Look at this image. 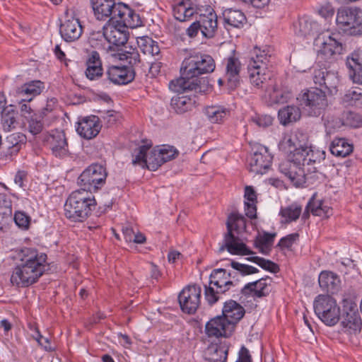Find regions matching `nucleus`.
<instances>
[{"label": "nucleus", "instance_id": "obj_1", "mask_svg": "<svg viewBox=\"0 0 362 362\" xmlns=\"http://www.w3.org/2000/svg\"><path fill=\"white\" fill-rule=\"evenodd\" d=\"M296 135H286L280 142V148L288 153V159L279 164V171L296 187L313 185L321 175L317 164L325 158L323 151L302 146L297 142Z\"/></svg>", "mask_w": 362, "mask_h": 362}, {"label": "nucleus", "instance_id": "obj_2", "mask_svg": "<svg viewBox=\"0 0 362 362\" xmlns=\"http://www.w3.org/2000/svg\"><path fill=\"white\" fill-rule=\"evenodd\" d=\"M215 61L211 56L196 50H190L180 69L181 76L169 83V88L178 93L194 92L205 94L210 89L209 81L199 76L211 73L215 69Z\"/></svg>", "mask_w": 362, "mask_h": 362}, {"label": "nucleus", "instance_id": "obj_3", "mask_svg": "<svg viewBox=\"0 0 362 362\" xmlns=\"http://www.w3.org/2000/svg\"><path fill=\"white\" fill-rule=\"evenodd\" d=\"M18 262L13 269L11 283L19 288H27L37 283L49 269L47 256L37 250L23 247L18 253Z\"/></svg>", "mask_w": 362, "mask_h": 362}, {"label": "nucleus", "instance_id": "obj_4", "mask_svg": "<svg viewBox=\"0 0 362 362\" xmlns=\"http://www.w3.org/2000/svg\"><path fill=\"white\" fill-rule=\"evenodd\" d=\"M94 16L97 20L107 21H114L118 18H124V23L130 26L137 25L136 12L128 5L115 0H90Z\"/></svg>", "mask_w": 362, "mask_h": 362}, {"label": "nucleus", "instance_id": "obj_5", "mask_svg": "<svg viewBox=\"0 0 362 362\" xmlns=\"http://www.w3.org/2000/svg\"><path fill=\"white\" fill-rule=\"evenodd\" d=\"M96 201L94 196L81 189L72 192L64 206V216L71 222H83L95 209Z\"/></svg>", "mask_w": 362, "mask_h": 362}, {"label": "nucleus", "instance_id": "obj_6", "mask_svg": "<svg viewBox=\"0 0 362 362\" xmlns=\"http://www.w3.org/2000/svg\"><path fill=\"white\" fill-rule=\"evenodd\" d=\"M227 233L224 235L223 243L220 245L219 253L227 250L229 253L235 255H249L254 253L247 246L240 242L239 238L233 234V230L238 233L245 230L246 219L237 213L230 214L226 222Z\"/></svg>", "mask_w": 362, "mask_h": 362}, {"label": "nucleus", "instance_id": "obj_7", "mask_svg": "<svg viewBox=\"0 0 362 362\" xmlns=\"http://www.w3.org/2000/svg\"><path fill=\"white\" fill-rule=\"evenodd\" d=\"M270 57L265 50L255 47L248 62L250 82L257 88H264L267 81L271 79L272 73L268 67Z\"/></svg>", "mask_w": 362, "mask_h": 362}, {"label": "nucleus", "instance_id": "obj_8", "mask_svg": "<svg viewBox=\"0 0 362 362\" xmlns=\"http://www.w3.org/2000/svg\"><path fill=\"white\" fill-rule=\"evenodd\" d=\"M235 278L233 273L228 272L225 269H215L209 276L208 285H204V296L209 305H214L221 295L225 294L233 286L230 278Z\"/></svg>", "mask_w": 362, "mask_h": 362}, {"label": "nucleus", "instance_id": "obj_9", "mask_svg": "<svg viewBox=\"0 0 362 362\" xmlns=\"http://www.w3.org/2000/svg\"><path fill=\"white\" fill-rule=\"evenodd\" d=\"M173 12L175 18L180 22L188 21L194 15L197 16V20L207 18L211 14L216 15L211 6L203 5L200 0H178L173 6Z\"/></svg>", "mask_w": 362, "mask_h": 362}, {"label": "nucleus", "instance_id": "obj_10", "mask_svg": "<svg viewBox=\"0 0 362 362\" xmlns=\"http://www.w3.org/2000/svg\"><path fill=\"white\" fill-rule=\"evenodd\" d=\"M137 25L130 26L124 23V18H118L114 21H107L105 23V40L109 43L107 50L112 51L118 49L119 47L124 46L129 38L128 28H136L142 25L141 20L138 13H136Z\"/></svg>", "mask_w": 362, "mask_h": 362}, {"label": "nucleus", "instance_id": "obj_11", "mask_svg": "<svg viewBox=\"0 0 362 362\" xmlns=\"http://www.w3.org/2000/svg\"><path fill=\"white\" fill-rule=\"evenodd\" d=\"M317 57L321 59L332 62L343 54L344 45L339 34L320 35L314 40Z\"/></svg>", "mask_w": 362, "mask_h": 362}, {"label": "nucleus", "instance_id": "obj_12", "mask_svg": "<svg viewBox=\"0 0 362 362\" xmlns=\"http://www.w3.org/2000/svg\"><path fill=\"white\" fill-rule=\"evenodd\" d=\"M314 311L326 325L334 326L340 319V308L329 295H318L313 303Z\"/></svg>", "mask_w": 362, "mask_h": 362}, {"label": "nucleus", "instance_id": "obj_13", "mask_svg": "<svg viewBox=\"0 0 362 362\" xmlns=\"http://www.w3.org/2000/svg\"><path fill=\"white\" fill-rule=\"evenodd\" d=\"M107 176L106 168L103 165L93 163L82 172L78 178V184L81 189L92 194L105 185Z\"/></svg>", "mask_w": 362, "mask_h": 362}, {"label": "nucleus", "instance_id": "obj_14", "mask_svg": "<svg viewBox=\"0 0 362 362\" xmlns=\"http://www.w3.org/2000/svg\"><path fill=\"white\" fill-rule=\"evenodd\" d=\"M336 22L339 29L347 35H362V10L358 8L339 9Z\"/></svg>", "mask_w": 362, "mask_h": 362}, {"label": "nucleus", "instance_id": "obj_15", "mask_svg": "<svg viewBox=\"0 0 362 362\" xmlns=\"http://www.w3.org/2000/svg\"><path fill=\"white\" fill-rule=\"evenodd\" d=\"M298 99L304 111L311 117H318L327 106V96L320 88L307 90Z\"/></svg>", "mask_w": 362, "mask_h": 362}, {"label": "nucleus", "instance_id": "obj_16", "mask_svg": "<svg viewBox=\"0 0 362 362\" xmlns=\"http://www.w3.org/2000/svg\"><path fill=\"white\" fill-rule=\"evenodd\" d=\"M253 153L248 158V169L255 174H265L270 168L273 156L267 147L257 145L252 148Z\"/></svg>", "mask_w": 362, "mask_h": 362}, {"label": "nucleus", "instance_id": "obj_17", "mask_svg": "<svg viewBox=\"0 0 362 362\" xmlns=\"http://www.w3.org/2000/svg\"><path fill=\"white\" fill-rule=\"evenodd\" d=\"M202 289L197 285L188 286L178 296L181 310L187 314H193L200 305Z\"/></svg>", "mask_w": 362, "mask_h": 362}, {"label": "nucleus", "instance_id": "obj_18", "mask_svg": "<svg viewBox=\"0 0 362 362\" xmlns=\"http://www.w3.org/2000/svg\"><path fill=\"white\" fill-rule=\"evenodd\" d=\"M342 307L341 325L353 331H360L362 323L356 303L351 300L344 299Z\"/></svg>", "mask_w": 362, "mask_h": 362}, {"label": "nucleus", "instance_id": "obj_19", "mask_svg": "<svg viewBox=\"0 0 362 362\" xmlns=\"http://www.w3.org/2000/svg\"><path fill=\"white\" fill-rule=\"evenodd\" d=\"M234 332L233 325L227 319L217 316L209 320L205 326V332L209 337H229Z\"/></svg>", "mask_w": 362, "mask_h": 362}, {"label": "nucleus", "instance_id": "obj_20", "mask_svg": "<svg viewBox=\"0 0 362 362\" xmlns=\"http://www.w3.org/2000/svg\"><path fill=\"white\" fill-rule=\"evenodd\" d=\"M110 82L116 85H126L134 81L135 71L127 66H109L105 72Z\"/></svg>", "mask_w": 362, "mask_h": 362}, {"label": "nucleus", "instance_id": "obj_21", "mask_svg": "<svg viewBox=\"0 0 362 362\" xmlns=\"http://www.w3.org/2000/svg\"><path fill=\"white\" fill-rule=\"evenodd\" d=\"M77 124V133L86 139L95 137L101 129L100 117L95 115L85 117Z\"/></svg>", "mask_w": 362, "mask_h": 362}, {"label": "nucleus", "instance_id": "obj_22", "mask_svg": "<svg viewBox=\"0 0 362 362\" xmlns=\"http://www.w3.org/2000/svg\"><path fill=\"white\" fill-rule=\"evenodd\" d=\"M62 23L59 28V33L62 38L67 42H73L78 40L83 33V28L77 18L71 17Z\"/></svg>", "mask_w": 362, "mask_h": 362}, {"label": "nucleus", "instance_id": "obj_23", "mask_svg": "<svg viewBox=\"0 0 362 362\" xmlns=\"http://www.w3.org/2000/svg\"><path fill=\"white\" fill-rule=\"evenodd\" d=\"M230 343L226 339H217L211 342L205 351L209 362H226Z\"/></svg>", "mask_w": 362, "mask_h": 362}, {"label": "nucleus", "instance_id": "obj_24", "mask_svg": "<svg viewBox=\"0 0 362 362\" xmlns=\"http://www.w3.org/2000/svg\"><path fill=\"white\" fill-rule=\"evenodd\" d=\"M346 65L353 83L362 85V50H354L347 56Z\"/></svg>", "mask_w": 362, "mask_h": 362}, {"label": "nucleus", "instance_id": "obj_25", "mask_svg": "<svg viewBox=\"0 0 362 362\" xmlns=\"http://www.w3.org/2000/svg\"><path fill=\"white\" fill-rule=\"evenodd\" d=\"M226 71L224 78L231 88L237 87L240 81L241 63L238 57L230 56L225 59Z\"/></svg>", "mask_w": 362, "mask_h": 362}, {"label": "nucleus", "instance_id": "obj_26", "mask_svg": "<svg viewBox=\"0 0 362 362\" xmlns=\"http://www.w3.org/2000/svg\"><path fill=\"white\" fill-rule=\"evenodd\" d=\"M48 145L55 157L62 158L69 153L68 142L64 131H53L48 139Z\"/></svg>", "mask_w": 362, "mask_h": 362}, {"label": "nucleus", "instance_id": "obj_27", "mask_svg": "<svg viewBox=\"0 0 362 362\" xmlns=\"http://www.w3.org/2000/svg\"><path fill=\"white\" fill-rule=\"evenodd\" d=\"M26 136L21 133L16 132L6 136L4 142L1 141L2 154L6 158H11L17 154L23 145L25 144Z\"/></svg>", "mask_w": 362, "mask_h": 362}, {"label": "nucleus", "instance_id": "obj_28", "mask_svg": "<svg viewBox=\"0 0 362 362\" xmlns=\"http://www.w3.org/2000/svg\"><path fill=\"white\" fill-rule=\"evenodd\" d=\"M270 279V278L267 276L255 281L250 282L245 284L241 289V293L247 297H252L254 299L265 297L269 293L267 281Z\"/></svg>", "mask_w": 362, "mask_h": 362}, {"label": "nucleus", "instance_id": "obj_29", "mask_svg": "<svg viewBox=\"0 0 362 362\" xmlns=\"http://www.w3.org/2000/svg\"><path fill=\"white\" fill-rule=\"evenodd\" d=\"M313 81L315 85L325 88L332 93L339 84V78L336 72L322 69H315L313 72Z\"/></svg>", "mask_w": 362, "mask_h": 362}, {"label": "nucleus", "instance_id": "obj_30", "mask_svg": "<svg viewBox=\"0 0 362 362\" xmlns=\"http://www.w3.org/2000/svg\"><path fill=\"white\" fill-rule=\"evenodd\" d=\"M193 95H177L171 98L170 107L174 112L182 115L192 110L195 106V98L198 93L192 92Z\"/></svg>", "mask_w": 362, "mask_h": 362}, {"label": "nucleus", "instance_id": "obj_31", "mask_svg": "<svg viewBox=\"0 0 362 362\" xmlns=\"http://www.w3.org/2000/svg\"><path fill=\"white\" fill-rule=\"evenodd\" d=\"M86 76L90 81L98 80L103 74L100 56L97 51H91L86 60Z\"/></svg>", "mask_w": 362, "mask_h": 362}, {"label": "nucleus", "instance_id": "obj_32", "mask_svg": "<svg viewBox=\"0 0 362 362\" xmlns=\"http://www.w3.org/2000/svg\"><path fill=\"white\" fill-rule=\"evenodd\" d=\"M245 313V310L240 303L235 300H229L225 302L221 317L227 319L235 330V325L243 317Z\"/></svg>", "mask_w": 362, "mask_h": 362}, {"label": "nucleus", "instance_id": "obj_33", "mask_svg": "<svg viewBox=\"0 0 362 362\" xmlns=\"http://www.w3.org/2000/svg\"><path fill=\"white\" fill-rule=\"evenodd\" d=\"M318 282L321 289L330 294L337 293L341 286L339 276L329 271H322L319 275Z\"/></svg>", "mask_w": 362, "mask_h": 362}, {"label": "nucleus", "instance_id": "obj_34", "mask_svg": "<svg viewBox=\"0 0 362 362\" xmlns=\"http://www.w3.org/2000/svg\"><path fill=\"white\" fill-rule=\"evenodd\" d=\"M223 18L224 26L226 29L230 28H242L247 21L245 15L239 9L227 8L224 10Z\"/></svg>", "mask_w": 362, "mask_h": 362}, {"label": "nucleus", "instance_id": "obj_35", "mask_svg": "<svg viewBox=\"0 0 362 362\" xmlns=\"http://www.w3.org/2000/svg\"><path fill=\"white\" fill-rule=\"evenodd\" d=\"M340 104L345 107L362 108V88H351L345 90L340 98Z\"/></svg>", "mask_w": 362, "mask_h": 362}, {"label": "nucleus", "instance_id": "obj_36", "mask_svg": "<svg viewBox=\"0 0 362 362\" xmlns=\"http://www.w3.org/2000/svg\"><path fill=\"white\" fill-rule=\"evenodd\" d=\"M353 145L344 138H334L329 145L332 154L337 157L345 158L353 151Z\"/></svg>", "mask_w": 362, "mask_h": 362}, {"label": "nucleus", "instance_id": "obj_37", "mask_svg": "<svg viewBox=\"0 0 362 362\" xmlns=\"http://www.w3.org/2000/svg\"><path fill=\"white\" fill-rule=\"evenodd\" d=\"M230 110L223 105H211L205 109V114L211 123H222L230 116Z\"/></svg>", "mask_w": 362, "mask_h": 362}, {"label": "nucleus", "instance_id": "obj_38", "mask_svg": "<svg viewBox=\"0 0 362 362\" xmlns=\"http://www.w3.org/2000/svg\"><path fill=\"white\" fill-rule=\"evenodd\" d=\"M301 117L299 107L295 105H287L279 110L278 117L280 123L286 126L298 120Z\"/></svg>", "mask_w": 362, "mask_h": 362}, {"label": "nucleus", "instance_id": "obj_39", "mask_svg": "<svg viewBox=\"0 0 362 362\" xmlns=\"http://www.w3.org/2000/svg\"><path fill=\"white\" fill-rule=\"evenodd\" d=\"M118 59L121 61H126L129 65V67L133 68L140 63V55L136 48L132 47H124L123 49H117Z\"/></svg>", "mask_w": 362, "mask_h": 362}, {"label": "nucleus", "instance_id": "obj_40", "mask_svg": "<svg viewBox=\"0 0 362 362\" xmlns=\"http://www.w3.org/2000/svg\"><path fill=\"white\" fill-rule=\"evenodd\" d=\"M202 28V35L203 37L209 39L212 38L218 28L217 15H209V17L205 19L198 20Z\"/></svg>", "mask_w": 362, "mask_h": 362}, {"label": "nucleus", "instance_id": "obj_41", "mask_svg": "<svg viewBox=\"0 0 362 362\" xmlns=\"http://www.w3.org/2000/svg\"><path fill=\"white\" fill-rule=\"evenodd\" d=\"M340 121L343 126L350 128L358 129L362 127V116L354 111H344L340 116Z\"/></svg>", "mask_w": 362, "mask_h": 362}, {"label": "nucleus", "instance_id": "obj_42", "mask_svg": "<svg viewBox=\"0 0 362 362\" xmlns=\"http://www.w3.org/2000/svg\"><path fill=\"white\" fill-rule=\"evenodd\" d=\"M302 208L297 204H292L286 207H282L279 215L285 218L286 223L296 221L300 216Z\"/></svg>", "mask_w": 362, "mask_h": 362}, {"label": "nucleus", "instance_id": "obj_43", "mask_svg": "<svg viewBox=\"0 0 362 362\" xmlns=\"http://www.w3.org/2000/svg\"><path fill=\"white\" fill-rule=\"evenodd\" d=\"M138 45L144 54L156 56L160 53L158 43L148 37L141 38L138 41Z\"/></svg>", "mask_w": 362, "mask_h": 362}, {"label": "nucleus", "instance_id": "obj_44", "mask_svg": "<svg viewBox=\"0 0 362 362\" xmlns=\"http://www.w3.org/2000/svg\"><path fill=\"white\" fill-rule=\"evenodd\" d=\"M16 123V119L15 111L11 107L10 108H6L1 112V124L4 130L6 132L11 131L14 128V124Z\"/></svg>", "mask_w": 362, "mask_h": 362}, {"label": "nucleus", "instance_id": "obj_45", "mask_svg": "<svg viewBox=\"0 0 362 362\" xmlns=\"http://www.w3.org/2000/svg\"><path fill=\"white\" fill-rule=\"evenodd\" d=\"M163 154L159 149H153L151 151L150 154L147 157V164L146 167L148 170L155 171L160 166H161L163 163V157H161Z\"/></svg>", "mask_w": 362, "mask_h": 362}, {"label": "nucleus", "instance_id": "obj_46", "mask_svg": "<svg viewBox=\"0 0 362 362\" xmlns=\"http://www.w3.org/2000/svg\"><path fill=\"white\" fill-rule=\"evenodd\" d=\"M29 99H27V103L30 102L35 97L39 95L45 89L44 82L40 80H33L26 83Z\"/></svg>", "mask_w": 362, "mask_h": 362}, {"label": "nucleus", "instance_id": "obj_47", "mask_svg": "<svg viewBox=\"0 0 362 362\" xmlns=\"http://www.w3.org/2000/svg\"><path fill=\"white\" fill-rule=\"evenodd\" d=\"M151 146L142 145L138 148V151L135 155H133L132 163L134 165H139L146 166L147 164V151L149 150Z\"/></svg>", "mask_w": 362, "mask_h": 362}, {"label": "nucleus", "instance_id": "obj_48", "mask_svg": "<svg viewBox=\"0 0 362 362\" xmlns=\"http://www.w3.org/2000/svg\"><path fill=\"white\" fill-rule=\"evenodd\" d=\"M15 223L22 230L28 229L31 221V218L25 212L18 211H16L13 216Z\"/></svg>", "mask_w": 362, "mask_h": 362}, {"label": "nucleus", "instance_id": "obj_49", "mask_svg": "<svg viewBox=\"0 0 362 362\" xmlns=\"http://www.w3.org/2000/svg\"><path fill=\"white\" fill-rule=\"evenodd\" d=\"M230 266L233 269L238 271L243 276L255 274L259 272V269L255 267L241 264L233 260L230 262Z\"/></svg>", "mask_w": 362, "mask_h": 362}, {"label": "nucleus", "instance_id": "obj_50", "mask_svg": "<svg viewBox=\"0 0 362 362\" xmlns=\"http://www.w3.org/2000/svg\"><path fill=\"white\" fill-rule=\"evenodd\" d=\"M316 193H315L310 199L306 209L315 216H322V210L323 209V202L322 200L315 199Z\"/></svg>", "mask_w": 362, "mask_h": 362}, {"label": "nucleus", "instance_id": "obj_51", "mask_svg": "<svg viewBox=\"0 0 362 362\" xmlns=\"http://www.w3.org/2000/svg\"><path fill=\"white\" fill-rule=\"evenodd\" d=\"M276 235V233H271L264 231L262 235H259L257 238L255 242V246L259 247L260 245H266L272 247Z\"/></svg>", "mask_w": 362, "mask_h": 362}, {"label": "nucleus", "instance_id": "obj_52", "mask_svg": "<svg viewBox=\"0 0 362 362\" xmlns=\"http://www.w3.org/2000/svg\"><path fill=\"white\" fill-rule=\"evenodd\" d=\"M158 149L159 151L163 153L160 155L163 156L164 163L174 159L179 153L178 151L174 146L169 145H163Z\"/></svg>", "mask_w": 362, "mask_h": 362}, {"label": "nucleus", "instance_id": "obj_53", "mask_svg": "<svg viewBox=\"0 0 362 362\" xmlns=\"http://www.w3.org/2000/svg\"><path fill=\"white\" fill-rule=\"evenodd\" d=\"M298 237L299 234L297 233L288 234L280 239L276 247H279L281 249H290Z\"/></svg>", "mask_w": 362, "mask_h": 362}, {"label": "nucleus", "instance_id": "obj_54", "mask_svg": "<svg viewBox=\"0 0 362 362\" xmlns=\"http://www.w3.org/2000/svg\"><path fill=\"white\" fill-rule=\"evenodd\" d=\"M316 26L317 25L315 22L308 19L302 18L299 21V30L304 36L313 34Z\"/></svg>", "mask_w": 362, "mask_h": 362}, {"label": "nucleus", "instance_id": "obj_55", "mask_svg": "<svg viewBox=\"0 0 362 362\" xmlns=\"http://www.w3.org/2000/svg\"><path fill=\"white\" fill-rule=\"evenodd\" d=\"M252 120L258 127L266 128L272 124L274 118L268 115H256Z\"/></svg>", "mask_w": 362, "mask_h": 362}, {"label": "nucleus", "instance_id": "obj_56", "mask_svg": "<svg viewBox=\"0 0 362 362\" xmlns=\"http://www.w3.org/2000/svg\"><path fill=\"white\" fill-rule=\"evenodd\" d=\"M257 265L259 266L262 269L272 273H277L279 271V267L277 264L263 257L260 258L259 262H257Z\"/></svg>", "mask_w": 362, "mask_h": 362}, {"label": "nucleus", "instance_id": "obj_57", "mask_svg": "<svg viewBox=\"0 0 362 362\" xmlns=\"http://www.w3.org/2000/svg\"><path fill=\"white\" fill-rule=\"evenodd\" d=\"M16 97L17 98L16 101L19 103L23 102H27V99H29L28 90L26 83L23 84L21 86L18 87L15 90Z\"/></svg>", "mask_w": 362, "mask_h": 362}, {"label": "nucleus", "instance_id": "obj_58", "mask_svg": "<svg viewBox=\"0 0 362 362\" xmlns=\"http://www.w3.org/2000/svg\"><path fill=\"white\" fill-rule=\"evenodd\" d=\"M57 99L55 98L47 99L45 106L43 107L40 111L39 117L42 119L44 117L47 116L48 113L53 111L57 105Z\"/></svg>", "mask_w": 362, "mask_h": 362}, {"label": "nucleus", "instance_id": "obj_59", "mask_svg": "<svg viewBox=\"0 0 362 362\" xmlns=\"http://www.w3.org/2000/svg\"><path fill=\"white\" fill-rule=\"evenodd\" d=\"M29 131L33 135L40 134L43 129V124L41 119L32 117L29 121Z\"/></svg>", "mask_w": 362, "mask_h": 362}, {"label": "nucleus", "instance_id": "obj_60", "mask_svg": "<svg viewBox=\"0 0 362 362\" xmlns=\"http://www.w3.org/2000/svg\"><path fill=\"white\" fill-rule=\"evenodd\" d=\"M105 24L103 25L102 30L90 33L89 40L92 43V46H98V41H101L103 39L105 40Z\"/></svg>", "mask_w": 362, "mask_h": 362}, {"label": "nucleus", "instance_id": "obj_61", "mask_svg": "<svg viewBox=\"0 0 362 362\" xmlns=\"http://www.w3.org/2000/svg\"><path fill=\"white\" fill-rule=\"evenodd\" d=\"M291 96V93L288 91L274 90L272 97L276 103H286Z\"/></svg>", "mask_w": 362, "mask_h": 362}, {"label": "nucleus", "instance_id": "obj_62", "mask_svg": "<svg viewBox=\"0 0 362 362\" xmlns=\"http://www.w3.org/2000/svg\"><path fill=\"white\" fill-rule=\"evenodd\" d=\"M199 31L202 33L201 25L198 20H196L186 30V34L189 37L193 38L198 35Z\"/></svg>", "mask_w": 362, "mask_h": 362}, {"label": "nucleus", "instance_id": "obj_63", "mask_svg": "<svg viewBox=\"0 0 362 362\" xmlns=\"http://www.w3.org/2000/svg\"><path fill=\"white\" fill-rule=\"evenodd\" d=\"M245 215L250 219L257 218L256 203L244 202Z\"/></svg>", "mask_w": 362, "mask_h": 362}, {"label": "nucleus", "instance_id": "obj_64", "mask_svg": "<svg viewBox=\"0 0 362 362\" xmlns=\"http://www.w3.org/2000/svg\"><path fill=\"white\" fill-rule=\"evenodd\" d=\"M235 362H252L249 350L245 346H242L240 348L238 352V358Z\"/></svg>", "mask_w": 362, "mask_h": 362}]
</instances>
